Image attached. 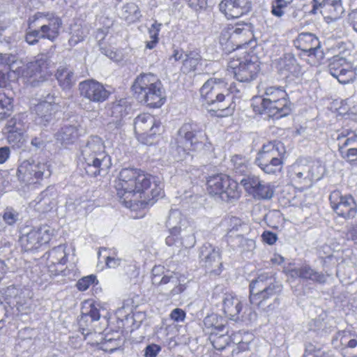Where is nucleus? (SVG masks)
<instances>
[{"mask_svg": "<svg viewBox=\"0 0 357 357\" xmlns=\"http://www.w3.org/2000/svg\"><path fill=\"white\" fill-rule=\"evenodd\" d=\"M114 188L119 202L131 211L148 208L165 195L159 178L137 167L122 168Z\"/></svg>", "mask_w": 357, "mask_h": 357, "instance_id": "nucleus-1", "label": "nucleus"}, {"mask_svg": "<svg viewBox=\"0 0 357 357\" xmlns=\"http://www.w3.org/2000/svg\"><path fill=\"white\" fill-rule=\"evenodd\" d=\"M239 92L235 82L229 84L225 78L211 77L199 89V100L205 107H213L208 109L211 116L225 118L231 116L235 111V102L229 97Z\"/></svg>", "mask_w": 357, "mask_h": 357, "instance_id": "nucleus-2", "label": "nucleus"}, {"mask_svg": "<svg viewBox=\"0 0 357 357\" xmlns=\"http://www.w3.org/2000/svg\"><path fill=\"white\" fill-rule=\"evenodd\" d=\"M112 165L102 140L98 137H91L78 158L77 168L81 174L93 178L101 176L108 173Z\"/></svg>", "mask_w": 357, "mask_h": 357, "instance_id": "nucleus-3", "label": "nucleus"}, {"mask_svg": "<svg viewBox=\"0 0 357 357\" xmlns=\"http://www.w3.org/2000/svg\"><path fill=\"white\" fill-rule=\"evenodd\" d=\"M252 108L255 114H268L281 119L291 114L292 102L284 86H267L260 98H253Z\"/></svg>", "mask_w": 357, "mask_h": 357, "instance_id": "nucleus-4", "label": "nucleus"}, {"mask_svg": "<svg viewBox=\"0 0 357 357\" xmlns=\"http://www.w3.org/2000/svg\"><path fill=\"white\" fill-rule=\"evenodd\" d=\"M131 92L135 99L149 109H159L167 100L160 79L153 73H142L134 79Z\"/></svg>", "mask_w": 357, "mask_h": 357, "instance_id": "nucleus-5", "label": "nucleus"}, {"mask_svg": "<svg viewBox=\"0 0 357 357\" xmlns=\"http://www.w3.org/2000/svg\"><path fill=\"white\" fill-rule=\"evenodd\" d=\"M22 61L12 54L0 53V67L8 70V73L13 71L17 75V79H22L23 82L31 86H36L39 82L46 79L48 74V63L46 59H38L28 63L26 65L18 66L15 70L13 68L14 65L21 64Z\"/></svg>", "mask_w": 357, "mask_h": 357, "instance_id": "nucleus-6", "label": "nucleus"}, {"mask_svg": "<svg viewBox=\"0 0 357 357\" xmlns=\"http://www.w3.org/2000/svg\"><path fill=\"white\" fill-rule=\"evenodd\" d=\"M240 185L241 183L225 172H216L205 178V191L207 195L228 204L237 202L241 197Z\"/></svg>", "mask_w": 357, "mask_h": 357, "instance_id": "nucleus-7", "label": "nucleus"}, {"mask_svg": "<svg viewBox=\"0 0 357 357\" xmlns=\"http://www.w3.org/2000/svg\"><path fill=\"white\" fill-rule=\"evenodd\" d=\"M287 159V151L284 144L279 140H271L264 143L257 151L255 164L268 175H278L283 172Z\"/></svg>", "mask_w": 357, "mask_h": 357, "instance_id": "nucleus-8", "label": "nucleus"}, {"mask_svg": "<svg viewBox=\"0 0 357 357\" xmlns=\"http://www.w3.org/2000/svg\"><path fill=\"white\" fill-rule=\"evenodd\" d=\"M261 61L259 58L245 52L242 55H231L227 61V70L239 82L250 83L261 74Z\"/></svg>", "mask_w": 357, "mask_h": 357, "instance_id": "nucleus-9", "label": "nucleus"}, {"mask_svg": "<svg viewBox=\"0 0 357 357\" xmlns=\"http://www.w3.org/2000/svg\"><path fill=\"white\" fill-rule=\"evenodd\" d=\"M219 43L224 50L233 52L256 43V40L250 24L240 22L225 26L220 32Z\"/></svg>", "mask_w": 357, "mask_h": 357, "instance_id": "nucleus-10", "label": "nucleus"}, {"mask_svg": "<svg viewBox=\"0 0 357 357\" xmlns=\"http://www.w3.org/2000/svg\"><path fill=\"white\" fill-rule=\"evenodd\" d=\"M282 291L280 282L268 273H262L249 284V301L251 305L259 308L271 298L280 296Z\"/></svg>", "mask_w": 357, "mask_h": 357, "instance_id": "nucleus-11", "label": "nucleus"}, {"mask_svg": "<svg viewBox=\"0 0 357 357\" xmlns=\"http://www.w3.org/2000/svg\"><path fill=\"white\" fill-rule=\"evenodd\" d=\"M325 172L324 165L319 162L303 163L296 161L289 167L287 176L292 186L303 191L320 180Z\"/></svg>", "mask_w": 357, "mask_h": 357, "instance_id": "nucleus-12", "label": "nucleus"}, {"mask_svg": "<svg viewBox=\"0 0 357 357\" xmlns=\"http://www.w3.org/2000/svg\"><path fill=\"white\" fill-rule=\"evenodd\" d=\"M161 121L149 112H142L134 119V133L137 140L145 145L155 144L158 137L162 133Z\"/></svg>", "mask_w": 357, "mask_h": 357, "instance_id": "nucleus-13", "label": "nucleus"}, {"mask_svg": "<svg viewBox=\"0 0 357 357\" xmlns=\"http://www.w3.org/2000/svg\"><path fill=\"white\" fill-rule=\"evenodd\" d=\"M221 321L222 318L216 314L208 316L204 320L206 328L210 330L208 339L213 347L218 350H225L241 337L240 331L229 333L225 324Z\"/></svg>", "mask_w": 357, "mask_h": 357, "instance_id": "nucleus-14", "label": "nucleus"}, {"mask_svg": "<svg viewBox=\"0 0 357 357\" xmlns=\"http://www.w3.org/2000/svg\"><path fill=\"white\" fill-rule=\"evenodd\" d=\"M46 173H48V176L51 175V167L47 161L25 160L17 167V177L26 186L39 188L42 185Z\"/></svg>", "mask_w": 357, "mask_h": 357, "instance_id": "nucleus-15", "label": "nucleus"}, {"mask_svg": "<svg viewBox=\"0 0 357 357\" xmlns=\"http://www.w3.org/2000/svg\"><path fill=\"white\" fill-rule=\"evenodd\" d=\"M294 46L302 52L307 62L312 66H320L325 59L319 38L313 33L303 32L294 42Z\"/></svg>", "mask_w": 357, "mask_h": 357, "instance_id": "nucleus-16", "label": "nucleus"}, {"mask_svg": "<svg viewBox=\"0 0 357 357\" xmlns=\"http://www.w3.org/2000/svg\"><path fill=\"white\" fill-rule=\"evenodd\" d=\"M55 229L45 224L33 227L29 232L22 234L19 239L20 245L24 252H35L50 244L55 236Z\"/></svg>", "mask_w": 357, "mask_h": 357, "instance_id": "nucleus-17", "label": "nucleus"}, {"mask_svg": "<svg viewBox=\"0 0 357 357\" xmlns=\"http://www.w3.org/2000/svg\"><path fill=\"white\" fill-rule=\"evenodd\" d=\"M328 200L332 211L338 218L347 220L357 215V202L351 194H342L335 190L330 193Z\"/></svg>", "mask_w": 357, "mask_h": 357, "instance_id": "nucleus-18", "label": "nucleus"}, {"mask_svg": "<svg viewBox=\"0 0 357 357\" xmlns=\"http://www.w3.org/2000/svg\"><path fill=\"white\" fill-rule=\"evenodd\" d=\"M178 135L185 141V150L196 151L210 144L206 131L196 123H184L178 130Z\"/></svg>", "mask_w": 357, "mask_h": 357, "instance_id": "nucleus-19", "label": "nucleus"}, {"mask_svg": "<svg viewBox=\"0 0 357 357\" xmlns=\"http://www.w3.org/2000/svg\"><path fill=\"white\" fill-rule=\"evenodd\" d=\"M335 139L341 158L351 165H357V134L351 130H337Z\"/></svg>", "mask_w": 357, "mask_h": 357, "instance_id": "nucleus-20", "label": "nucleus"}, {"mask_svg": "<svg viewBox=\"0 0 357 357\" xmlns=\"http://www.w3.org/2000/svg\"><path fill=\"white\" fill-rule=\"evenodd\" d=\"M241 185L248 195L257 200H267L273 197L274 186L261 180L259 176L248 175L241 180Z\"/></svg>", "mask_w": 357, "mask_h": 357, "instance_id": "nucleus-21", "label": "nucleus"}, {"mask_svg": "<svg viewBox=\"0 0 357 357\" xmlns=\"http://www.w3.org/2000/svg\"><path fill=\"white\" fill-rule=\"evenodd\" d=\"M38 20H45L47 23L40 27L41 38L55 41L59 36L63 25L61 18L54 13L38 12L28 20L29 26Z\"/></svg>", "mask_w": 357, "mask_h": 357, "instance_id": "nucleus-22", "label": "nucleus"}, {"mask_svg": "<svg viewBox=\"0 0 357 357\" xmlns=\"http://www.w3.org/2000/svg\"><path fill=\"white\" fill-rule=\"evenodd\" d=\"M78 90L81 97L93 103H103L112 95L107 86L95 79H87L79 82Z\"/></svg>", "mask_w": 357, "mask_h": 357, "instance_id": "nucleus-23", "label": "nucleus"}, {"mask_svg": "<svg viewBox=\"0 0 357 357\" xmlns=\"http://www.w3.org/2000/svg\"><path fill=\"white\" fill-rule=\"evenodd\" d=\"M199 257L206 271L211 275L219 276L223 271L220 250L211 243H204L200 248Z\"/></svg>", "mask_w": 357, "mask_h": 357, "instance_id": "nucleus-24", "label": "nucleus"}, {"mask_svg": "<svg viewBox=\"0 0 357 357\" xmlns=\"http://www.w3.org/2000/svg\"><path fill=\"white\" fill-rule=\"evenodd\" d=\"M330 74L340 83L348 84L356 77V69L353 63L340 56H334L328 64Z\"/></svg>", "mask_w": 357, "mask_h": 357, "instance_id": "nucleus-25", "label": "nucleus"}, {"mask_svg": "<svg viewBox=\"0 0 357 357\" xmlns=\"http://www.w3.org/2000/svg\"><path fill=\"white\" fill-rule=\"evenodd\" d=\"M46 267L50 276H57L64 271L69 252L66 244H61L50 250L45 255Z\"/></svg>", "mask_w": 357, "mask_h": 357, "instance_id": "nucleus-26", "label": "nucleus"}, {"mask_svg": "<svg viewBox=\"0 0 357 357\" xmlns=\"http://www.w3.org/2000/svg\"><path fill=\"white\" fill-rule=\"evenodd\" d=\"M219 11L228 20L238 19L252 10L251 0H222L218 4Z\"/></svg>", "mask_w": 357, "mask_h": 357, "instance_id": "nucleus-27", "label": "nucleus"}, {"mask_svg": "<svg viewBox=\"0 0 357 357\" xmlns=\"http://www.w3.org/2000/svg\"><path fill=\"white\" fill-rule=\"evenodd\" d=\"M312 8L310 14L314 15L319 12L325 19L335 20L338 19L343 11L342 1L337 0L311 1Z\"/></svg>", "mask_w": 357, "mask_h": 357, "instance_id": "nucleus-28", "label": "nucleus"}, {"mask_svg": "<svg viewBox=\"0 0 357 357\" xmlns=\"http://www.w3.org/2000/svg\"><path fill=\"white\" fill-rule=\"evenodd\" d=\"M332 343L343 357H357L350 352L351 349L357 347L356 333L348 330L340 331L335 334Z\"/></svg>", "mask_w": 357, "mask_h": 357, "instance_id": "nucleus-29", "label": "nucleus"}, {"mask_svg": "<svg viewBox=\"0 0 357 357\" xmlns=\"http://www.w3.org/2000/svg\"><path fill=\"white\" fill-rule=\"evenodd\" d=\"M283 273L294 278H299L304 280H311L313 282L318 284H324L327 279L326 275L323 273L315 271L308 265L291 269L285 268L283 270Z\"/></svg>", "mask_w": 357, "mask_h": 357, "instance_id": "nucleus-30", "label": "nucleus"}, {"mask_svg": "<svg viewBox=\"0 0 357 357\" xmlns=\"http://www.w3.org/2000/svg\"><path fill=\"white\" fill-rule=\"evenodd\" d=\"M242 310L243 303L237 296L231 294L225 296L222 301V311L227 318L234 321L241 320Z\"/></svg>", "mask_w": 357, "mask_h": 357, "instance_id": "nucleus-31", "label": "nucleus"}, {"mask_svg": "<svg viewBox=\"0 0 357 357\" xmlns=\"http://www.w3.org/2000/svg\"><path fill=\"white\" fill-rule=\"evenodd\" d=\"M2 132L8 143L13 148L20 149L23 146L25 140L22 132L17 127L15 117H13L8 121Z\"/></svg>", "mask_w": 357, "mask_h": 357, "instance_id": "nucleus-32", "label": "nucleus"}, {"mask_svg": "<svg viewBox=\"0 0 357 357\" xmlns=\"http://www.w3.org/2000/svg\"><path fill=\"white\" fill-rule=\"evenodd\" d=\"M174 273L164 265H155L150 274L151 283L156 288L166 285L172 282Z\"/></svg>", "mask_w": 357, "mask_h": 357, "instance_id": "nucleus-33", "label": "nucleus"}, {"mask_svg": "<svg viewBox=\"0 0 357 357\" xmlns=\"http://www.w3.org/2000/svg\"><path fill=\"white\" fill-rule=\"evenodd\" d=\"M56 108L45 102H38L33 107V111L38 116L41 123L49 122L58 112Z\"/></svg>", "mask_w": 357, "mask_h": 357, "instance_id": "nucleus-34", "label": "nucleus"}, {"mask_svg": "<svg viewBox=\"0 0 357 357\" xmlns=\"http://www.w3.org/2000/svg\"><path fill=\"white\" fill-rule=\"evenodd\" d=\"M55 77L63 90H69L75 84L73 73L66 67H59L55 73Z\"/></svg>", "mask_w": 357, "mask_h": 357, "instance_id": "nucleus-35", "label": "nucleus"}, {"mask_svg": "<svg viewBox=\"0 0 357 357\" xmlns=\"http://www.w3.org/2000/svg\"><path fill=\"white\" fill-rule=\"evenodd\" d=\"M99 260L105 263V266L109 268H115L120 266L121 259L118 257L117 252L114 250L101 248L98 252Z\"/></svg>", "mask_w": 357, "mask_h": 357, "instance_id": "nucleus-36", "label": "nucleus"}, {"mask_svg": "<svg viewBox=\"0 0 357 357\" xmlns=\"http://www.w3.org/2000/svg\"><path fill=\"white\" fill-rule=\"evenodd\" d=\"M123 17L128 24H133L139 21L142 15L137 4L128 2L123 5L122 8Z\"/></svg>", "mask_w": 357, "mask_h": 357, "instance_id": "nucleus-37", "label": "nucleus"}, {"mask_svg": "<svg viewBox=\"0 0 357 357\" xmlns=\"http://www.w3.org/2000/svg\"><path fill=\"white\" fill-rule=\"evenodd\" d=\"M78 137V129L74 126H65L56 133V139L66 144H73Z\"/></svg>", "mask_w": 357, "mask_h": 357, "instance_id": "nucleus-38", "label": "nucleus"}, {"mask_svg": "<svg viewBox=\"0 0 357 357\" xmlns=\"http://www.w3.org/2000/svg\"><path fill=\"white\" fill-rule=\"evenodd\" d=\"M303 357H335L331 351H325L321 347H317L310 342L305 347Z\"/></svg>", "mask_w": 357, "mask_h": 357, "instance_id": "nucleus-39", "label": "nucleus"}, {"mask_svg": "<svg viewBox=\"0 0 357 357\" xmlns=\"http://www.w3.org/2000/svg\"><path fill=\"white\" fill-rule=\"evenodd\" d=\"M162 24L158 21H155L148 29V33L151 38L146 42V47L149 50L155 48L159 43V35Z\"/></svg>", "mask_w": 357, "mask_h": 357, "instance_id": "nucleus-40", "label": "nucleus"}, {"mask_svg": "<svg viewBox=\"0 0 357 357\" xmlns=\"http://www.w3.org/2000/svg\"><path fill=\"white\" fill-rule=\"evenodd\" d=\"M13 110V99L0 93V119L8 118Z\"/></svg>", "mask_w": 357, "mask_h": 357, "instance_id": "nucleus-41", "label": "nucleus"}, {"mask_svg": "<svg viewBox=\"0 0 357 357\" xmlns=\"http://www.w3.org/2000/svg\"><path fill=\"white\" fill-rule=\"evenodd\" d=\"M90 345L108 353H112L118 349L116 340L112 338H105L103 342H98L97 340L91 341L90 342Z\"/></svg>", "mask_w": 357, "mask_h": 357, "instance_id": "nucleus-42", "label": "nucleus"}, {"mask_svg": "<svg viewBox=\"0 0 357 357\" xmlns=\"http://www.w3.org/2000/svg\"><path fill=\"white\" fill-rule=\"evenodd\" d=\"M98 284V280L96 275L91 274L84 276L78 280L76 283L77 289L80 291H84L91 287H95Z\"/></svg>", "mask_w": 357, "mask_h": 357, "instance_id": "nucleus-43", "label": "nucleus"}, {"mask_svg": "<svg viewBox=\"0 0 357 357\" xmlns=\"http://www.w3.org/2000/svg\"><path fill=\"white\" fill-rule=\"evenodd\" d=\"M200 56L197 53L190 52L183 61V68L187 73L195 71L199 64Z\"/></svg>", "mask_w": 357, "mask_h": 357, "instance_id": "nucleus-44", "label": "nucleus"}, {"mask_svg": "<svg viewBox=\"0 0 357 357\" xmlns=\"http://www.w3.org/2000/svg\"><path fill=\"white\" fill-rule=\"evenodd\" d=\"M290 2L287 0H272L271 1V14L273 16L281 17L285 13L287 8Z\"/></svg>", "mask_w": 357, "mask_h": 357, "instance_id": "nucleus-45", "label": "nucleus"}, {"mask_svg": "<svg viewBox=\"0 0 357 357\" xmlns=\"http://www.w3.org/2000/svg\"><path fill=\"white\" fill-rule=\"evenodd\" d=\"M86 307H88L89 310L86 312H83L84 316L90 317L93 321L100 319V310L97 308L96 303L93 300L89 299L84 302L83 308L85 309Z\"/></svg>", "mask_w": 357, "mask_h": 357, "instance_id": "nucleus-46", "label": "nucleus"}, {"mask_svg": "<svg viewBox=\"0 0 357 357\" xmlns=\"http://www.w3.org/2000/svg\"><path fill=\"white\" fill-rule=\"evenodd\" d=\"M335 105H339L338 107H335V110L339 115L345 116L347 114L353 113L352 109L354 107V106H351V101L349 98L346 100H342L340 102L337 101Z\"/></svg>", "mask_w": 357, "mask_h": 357, "instance_id": "nucleus-47", "label": "nucleus"}, {"mask_svg": "<svg viewBox=\"0 0 357 357\" xmlns=\"http://www.w3.org/2000/svg\"><path fill=\"white\" fill-rule=\"evenodd\" d=\"M2 218L7 225L13 226L17 222L19 213L13 208H6L2 215Z\"/></svg>", "mask_w": 357, "mask_h": 357, "instance_id": "nucleus-48", "label": "nucleus"}, {"mask_svg": "<svg viewBox=\"0 0 357 357\" xmlns=\"http://www.w3.org/2000/svg\"><path fill=\"white\" fill-rule=\"evenodd\" d=\"M40 197V199L38 202V204L40 205L39 208H40L43 204H47V206L43 208V211L44 212L51 211L52 209L53 203L52 202V199L48 196V191L46 190L41 192Z\"/></svg>", "mask_w": 357, "mask_h": 357, "instance_id": "nucleus-49", "label": "nucleus"}, {"mask_svg": "<svg viewBox=\"0 0 357 357\" xmlns=\"http://www.w3.org/2000/svg\"><path fill=\"white\" fill-rule=\"evenodd\" d=\"M234 344H236L237 346L231 351L232 356H234L235 355H238L240 353L248 351L250 349V342L243 341L242 333H241L240 339H238V340H236V342Z\"/></svg>", "mask_w": 357, "mask_h": 357, "instance_id": "nucleus-50", "label": "nucleus"}, {"mask_svg": "<svg viewBox=\"0 0 357 357\" xmlns=\"http://www.w3.org/2000/svg\"><path fill=\"white\" fill-rule=\"evenodd\" d=\"M185 318V311L179 307L174 309L169 314V319L176 323L183 322Z\"/></svg>", "mask_w": 357, "mask_h": 357, "instance_id": "nucleus-51", "label": "nucleus"}, {"mask_svg": "<svg viewBox=\"0 0 357 357\" xmlns=\"http://www.w3.org/2000/svg\"><path fill=\"white\" fill-rule=\"evenodd\" d=\"M40 37V30H31L26 32L25 36V40L29 45H35L36 44Z\"/></svg>", "mask_w": 357, "mask_h": 357, "instance_id": "nucleus-52", "label": "nucleus"}, {"mask_svg": "<svg viewBox=\"0 0 357 357\" xmlns=\"http://www.w3.org/2000/svg\"><path fill=\"white\" fill-rule=\"evenodd\" d=\"M161 347L156 344H150L144 349V357H156L160 351Z\"/></svg>", "mask_w": 357, "mask_h": 357, "instance_id": "nucleus-53", "label": "nucleus"}, {"mask_svg": "<svg viewBox=\"0 0 357 357\" xmlns=\"http://www.w3.org/2000/svg\"><path fill=\"white\" fill-rule=\"evenodd\" d=\"M346 238L357 244V221L352 223L346 231Z\"/></svg>", "mask_w": 357, "mask_h": 357, "instance_id": "nucleus-54", "label": "nucleus"}, {"mask_svg": "<svg viewBox=\"0 0 357 357\" xmlns=\"http://www.w3.org/2000/svg\"><path fill=\"white\" fill-rule=\"evenodd\" d=\"M189 6L195 10H202L207 8L208 0H187Z\"/></svg>", "mask_w": 357, "mask_h": 357, "instance_id": "nucleus-55", "label": "nucleus"}, {"mask_svg": "<svg viewBox=\"0 0 357 357\" xmlns=\"http://www.w3.org/2000/svg\"><path fill=\"white\" fill-rule=\"evenodd\" d=\"M261 238L263 242L272 245L276 243L278 240V236L273 231H264L261 234Z\"/></svg>", "mask_w": 357, "mask_h": 357, "instance_id": "nucleus-56", "label": "nucleus"}, {"mask_svg": "<svg viewBox=\"0 0 357 357\" xmlns=\"http://www.w3.org/2000/svg\"><path fill=\"white\" fill-rule=\"evenodd\" d=\"M105 339V337L104 335L100 333H98L96 332L89 333L85 335V340H88V344H90V342H91V341L97 340L98 342H103Z\"/></svg>", "mask_w": 357, "mask_h": 357, "instance_id": "nucleus-57", "label": "nucleus"}, {"mask_svg": "<svg viewBox=\"0 0 357 357\" xmlns=\"http://www.w3.org/2000/svg\"><path fill=\"white\" fill-rule=\"evenodd\" d=\"M10 149L8 146L0 147V165L5 163L10 155Z\"/></svg>", "mask_w": 357, "mask_h": 357, "instance_id": "nucleus-58", "label": "nucleus"}, {"mask_svg": "<svg viewBox=\"0 0 357 357\" xmlns=\"http://www.w3.org/2000/svg\"><path fill=\"white\" fill-rule=\"evenodd\" d=\"M348 23L357 33V9L354 10L349 13Z\"/></svg>", "mask_w": 357, "mask_h": 357, "instance_id": "nucleus-59", "label": "nucleus"}, {"mask_svg": "<svg viewBox=\"0 0 357 357\" xmlns=\"http://www.w3.org/2000/svg\"><path fill=\"white\" fill-rule=\"evenodd\" d=\"M39 102L47 103L48 105H51L53 107L59 109V105L56 102V96L54 93H48L44 99L40 100Z\"/></svg>", "mask_w": 357, "mask_h": 357, "instance_id": "nucleus-60", "label": "nucleus"}, {"mask_svg": "<svg viewBox=\"0 0 357 357\" xmlns=\"http://www.w3.org/2000/svg\"><path fill=\"white\" fill-rule=\"evenodd\" d=\"M181 227H174L171 229V234L173 235L169 236L166 238V243L169 246H171L174 244V243L176 240L174 236L179 234L181 232Z\"/></svg>", "mask_w": 357, "mask_h": 357, "instance_id": "nucleus-61", "label": "nucleus"}, {"mask_svg": "<svg viewBox=\"0 0 357 357\" xmlns=\"http://www.w3.org/2000/svg\"><path fill=\"white\" fill-rule=\"evenodd\" d=\"M278 68L280 73H283L284 71L290 72L291 69L290 62L288 63L287 60L282 59L278 63Z\"/></svg>", "mask_w": 357, "mask_h": 357, "instance_id": "nucleus-62", "label": "nucleus"}, {"mask_svg": "<svg viewBox=\"0 0 357 357\" xmlns=\"http://www.w3.org/2000/svg\"><path fill=\"white\" fill-rule=\"evenodd\" d=\"M186 289V285L185 284L178 283L174 286L170 291V294L172 296L180 294Z\"/></svg>", "mask_w": 357, "mask_h": 357, "instance_id": "nucleus-63", "label": "nucleus"}, {"mask_svg": "<svg viewBox=\"0 0 357 357\" xmlns=\"http://www.w3.org/2000/svg\"><path fill=\"white\" fill-rule=\"evenodd\" d=\"M270 261L272 265H281L284 263V258L282 255L275 253L271 257Z\"/></svg>", "mask_w": 357, "mask_h": 357, "instance_id": "nucleus-64", "label": "nucleus"}]
</instances>
